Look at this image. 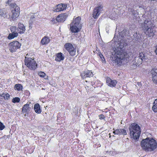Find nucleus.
Listing matches in <instances>:
<instances>
[{"label": "nucleus", "instance_id": "1", "mask_svg": "<svg viewBox=\"0 0 157 157\" xmlns=\"http://www.w3.org/2000/svg\"><path fill=\"white\" fill-rule=\"evenodd\" d=\"M140 145L142 149L146 151H154L157 148L156 140L149 137L142 140Z\"/></svg>", "mask_w": 157, "mask_h": 157}, {"label": "nucleus", "instance_id": "2", "mask_svg": "<svg viewBox=\"0 0 157 157\" xmlns=\"http://www.w3.org/2000/svg\"><path fill=\"white\" fill-rule=\"evenodd\" d=\"M115 61L118 65L122 64L123 62L129 59V55L127 52L123 50L122 48L117 47L115 50Z\"/></svg>", "mask_w": 157, "mask_h": 157}, {"label": "nucleus", "instance_id": "3", "mask_svg": "<svg viewBox=\"0 0 157 157\" xmlns=\"http://www.w3.org/2000/svg\"><path fill=\"white\" fill-rule=\"evenodd\" d=\"M130 136L134 140H138L141 133L140 128L138 124L133 123L129 128Z\"/></svg>", "mask_w": 157, "mask_h": 157}, {"label": "nucleus", "instance_id": "4", "mask_svg": "<svg viewBox=\"0 0 157 157\" xmlns=\"http://www.w3.org/2000/svg\"><path fill=\"white\" fill-rule=\"evenodd\" d=\"M144 23L145 24V27L146 30L145 33L148 36L151 37L154 36L155 35V31L154 30V24L151 21L145 20Z\"/></svg>", "mask_w": 157, "mask_h": 157}, {"label": "nucleus", "instance_id": "5", "mask_svg": "<svg viewBox=\"0 0 157 157\" xmlns=\"http://www.w3.org/2000/svg\"><path fill=\"white\" fill-rule=\"evenodd\" d=\"M10 6L11 7V9L13 13L11 17L12 19L11 20H14L19 15L20 8L14 3H11Z\"/></svg>", "mask_w": 157, "mask_h": 157}, {"label": "nucleus", "instance_id": "6", "mask_svg": "<svg viewBox=\"0 0 157 157\" xmlns=\"http://www.w3.org/2000/svg\"><path fill=\"white\" fill-rule=\"evenodd\" d=\"M25 65L30 69L35 70L37 67V64L34 59L31 58H28L26 59V57H25Z\"/></svg>", "mask_w": 157, "mask_h": 157}, {"label": "nucleus", "instance_id": "7", "mask_svg": "<svg viewBox=\"0 0 157 157\" xmlns=\"http://www.w3.org/2000/svg\"><path fill=\"white\" fill-rule=\"evenodd\" d=\"M70 29L72 33H77L78 32V17L74 18L72 22L70 24Z\"/></svg>", "mask_w": 157, "mask_h": 157}, {"label": "nucleus", "instance_id": "8", "mask_svg": "<svg viewBox=\"0 0 157 157\" xmlns=\"http://www.w3.org/2000/svg\"><path fill=\"white\" fill-rule=\"evenodd\" d=\"M21 46V44L18 41H16L9 44V50L11 52L16 51V50L20 48Z\"/></svg>", "mask_w": 157, "mask_h": 157}, {"label": "nucleus", "instance_id": "9", "mask_svg": "<svg viewBox=\"0 0 157 157\" xmlns=\"http://www.w3.org/2000/svg\"><path fill=\"white\" fill-rule=\"evenodd\" d=\"M67 17V13H62L59 15L56 19L52 18V21L53 23H56V21L58 22L64 21Z\"/></svg>", "mask_w": 157, "mask_h": 157}, {"label": "nucleus", "instance_id": "10", "mask_svg": "<svg viewBox=\"0 0 157 157\" xmlns=\"http://www.w3.org/2000/svg\"><path fill=\"white\" fill-rule=\"evenodd\" d=\"M146 59L145 54L143 52H140L139 57H135V62L137 64L139 65L142 63L143 61H145Z\"/></svg>", "mask_w": 157, "mask_h": 157}, {"label": "nucleus", "instance_id": "11", "mask_svg": "<svg viewBox=\"0 0 157 157\" xmlns=\"http://www.w3.org/2000/svg\"><path fill=\"white\" fill-rule=\"evenodd\" d=\"M10 30L12 33H10L8 36V38L9 39H13L14 37L18 36V33L17 31V28L15 26H12L10 27Z\"/></svg>", "mask_w": 157, "mask_h": 157}, {"label": "nucleus", "instance_id": "12", "mask_svg": "<svg viewBox=\"0 0 157 157\" xmlns=\"http://www.w3.org/2000/svg\"><path fill=\"white\" fill-rule=\"evenodd\" d=\"M103 6L102 5H98L93 10L92 14L93 17L94 19H97L100 15V11L102 10Z\"/></svg>", "mask_w": 157, "mask_h": 157}, {"label": "nucleus", "instance_id": "13", "mask_svg": "<svg viewBox=\"0 0 157 157\" xmlns=\"http://www.w3.org/2000/svg\"><path fill=\"white\" fill-rule=\"evenodd\" d=\"M32 104L29 102V103H27L24 105L22 108V112L23 113L28 114L31 109V107H32Z\"/></svg>", "mask_w": 157, "mask_h": 157}, {"label": "nucleus", "instance_id": "14", "mask_svg": "<svg viewBox=\"0 0 157 157\" xmlns=\"http://www.w3.org/2000/svg\"><path fill=\"white\" fill-rule=\"evenodd\" d=\"M113 133L115 135H126L127 134V130L123 128L113 129Z\"/></svg>", "mask_w": 157, "mask_h": 157}, {"label": "nucleus", "instance_id": "15", "mask_svg": "<svg viewBox=\"0 0 157 157\" xmlns=\"http://www.w3.org/2000/svg\"><path fill=\"white\" fill-rule=\"evenodd\" d=\"M94 75L91 71L86 70L83 71L81 73L80 76L82 79L86 77H91Z\"/></svg>", "mask_w": 157, "mask_h": 157}, {"label": "nucleus", "instance_id": "16", "mask_svg": "<svg viewBox=\"0 0 157 157\" xmlns=\"http://www.w3.org/2000/svg\"><path fill=\"white\" fill-rule=\"evenodd\" d=\"M106 82L109 86L113 87L116 86L117 82L116 80H113L110 77H107L106 79Z\"/></svg>", "mask_w": 157, "mask_h": 157}, {"label": "nucleus", "instance_id": "17", "mask_svg": "<svg viewBox=\"0 0 157 157\" xmlns=\"http://www.w3.org/2000/svg\"><path fill=\"white\" fill-rule=\"evenodd\" d=\"M66 7L67 6L66 5L63 4H60L57 6L55 10V11L59 12L63 11L65 10Z\"/></svg>", "mask_w": 157, "mask_h": 157}, {"label": "nucleus", "instance_id": "18", "mask_svg": "<svg viewBox=\"0 0 157 157\" xmlns=\"http://www.w3.org/2000/svg\"><path fill=\"white\" fill-rule=\"evenodd\" d=\"M25 30V26L23 24L19 23L18 24V28H17V31L18 33L20 34L23 33Z\"/></svg>", "mask_w": 157, "mask_h": 157}, {"label": "nucleus", "instance_id": "19", "mask_svg": "<svg viewBox=\"0 0 157 157\" xmlns=\"http://www.w3.org/2000/svg\"><path fill=\"white\" fill-rule=\"evenodd\" d=\"M0 17L8 18V13L5 8H0Z\"/></svg>", "mask_w": 157, "mask_h": 157}, {"label": "nucleus", "instance_id": "20", "mask_svg": "<svg viewBox=\"0 0 157 157\" xmlns=\"http://www.w3.org/2000/svg\"><path fill=\"white\" fill-rule=\"evenodd\" d=\"M63 55V54L61 52L58 53L56 55L55 60L59 62L63 60L64 58V57Z\"/></svg>", "mask_w": 157, "mask_h": 157}, {"label": "nucleus", "instance_id": "21", "mask_svg": "<svg viewBox=\"0 0 157 157\" xmlns=\"http://www.w3.org/2000/svg\"><path fill=\"white\" fill-rule=\"evenodd\" d=\"M34 110L36 113L39 114L40 113L41 110L40 108V105L38 103L34 105Z\"/></svg>", "mask_w": 157, "mask_h": 157}, {"label": "nucleus", "instance_id": "22", "mask_svg": "<svg viewBox=\"0 0 157 157\" xmlns=\"http://www.w3.org/2000/svg\"><path fill=\"white\" fill-rule=\"evenodd\" d=\"M50 40L47 36H44L41 40V42L42 45L46 44L49 42Z\"/></svg>", "mask_w": 157, "mask_h": 157}, {"label": "nucleus", "instance_id": "23", "mask_svg": "<svg viewBox=\"0 0 157 157\" xmlns=\"http://www.w3.org/2000/svg\"><path fill=\"white\" fill-rule=\"evenodd\" d=\"M152 80L153 83L157 85V73L153 72L152 73Z\"/></svg>", "mask_w": 157, "mask_h": 157}, {"label": "nucleus", "instance_id": "24", "mask_svg": "<svg viewBox=\"0 0 157 157\" xmlns=\"http://www.w3.org/2000/svg\"><path fill=\"white\" fill-rule=\"evenodd\" d=\"M64 46L68 52L74 48L72 45L70 43H66L65 44Z\"/></svg>", "mask_w": 157, "mask_h": 157}, {"label": "nucleus", "instance_id": "25", "mask_svg": "<svg viewBox=\"0 0 157 157\" xmlns=\"http://www.w3.org/2000/svg\"><path fill=\"white\" fill-rule=\"evenodd\" d=\"M1 97H4V99L6 100H8L9 99L10 95L9 94L6 92L3 93L2 94H0Z\"/></svg>", "mask_w": 157, "mask_h": 157}, {"label": "nucleus", "instance_id": "26", "mask_svg": "<svg viewBox=\"0 0 157 157\" xmlns=\"http://www.w3.org/2000/svg\"><path fill=\"white\" fill-rule=\"evenodd\" d=\"M152 109L154 112H157V99H155L154 101Z\"/></svg>", "mask_w": 157, "mask_h": 157}, {"label": "nucleus", "instance_id": "27", "mask_svg": "<svg viewBox=\"0 0 157 157\" xmlns=\"http://www.w3.org/2000/svg\"><path fill=\"white\" fill-rule=\"evenodd\" d=\"M14 88L18 91L21 90L22 89V86L21 84H16L15 85Z\"/></svg>", "mask_w": 157, "mask_h": 157}, {"label": "nucleus", "instance_id": "28", "mask_svg": "<svg viewBox=\"0 0 157 157\" xmlns=\"http://www.w3.org/2000/svg\"><path fill=\"white\" fill-rule=\"evenodd\" d=\"M68 52L71 56H73L75 55L76 51V49L73 48V49H72L71 50H70Z\"/></svg>", "mask_w": 157, "mask_h": 157}, {"label": "nucleus", "instance_id": "29", "mask_svg": "<svg viewBox=\"0 0 157 157\" xmlns=\"http://www.w3.org/2000/svg\"><path fill=\"white\" fill-rule=\"evenodd\" d=\"M20 100V98L18 97H15L13 98L12 100V102L14 103H18Z\"/></svg>", "mask_w": 157, "mask_h": 157}, {"label": "nucleus", "instance_id": "30", "mask_svg": "<svg viewBox=\"0 0 157 157\" xmlns=\"http://www.w3.org/2000/svg\"><path fill=\"white\" fill-rule=\"evenodd\" d=\"M35 16L34 14H33L31 16V17L30 18V20L29 21L30 23L31 22H33V21H34L35 20Z\"/></svg>", "mask_w": 157, "mask_h": 157}, {"label": "nucleus", "instance_id": "31", "mask_svg": "<svg viewBox=\"0 0 157 157\" xmlns=\"http://www.w3.org/2000/svg\"><path fill=\"white\" fill-rule=\"evenodd\" d=\"M39 75L41 77H44V76L45 75V73L43 72H40L38 73Z\"/></svg>", "mask_w": 157, "mask_h": 157}, {"label": "nucleus", "instance_id": "32", "mask_svg": "<svg viewBox=\"0 0 157 157\" xmlns=\"http://www.w3.org/2000/svg\"><path fill=\"white\" fill-rule=\"evenodd\" d=\"M5 128L3 124L0 121V130H2Z\"/></svg>", "mask_w": 157, "mask_h": 157}, {"label": "nucleus", "instance_id": "33", "mask_svg": "<svg viewBox=\"0 0 157 157\" xmlns=\"http://www.w3.org/2000/svg\"><path fill=\"white\" fill-rule=\"evenodd\" d=\"M98 117L100 120H103L105 119V117L103 114H100L98 115Z\"/></svg>", "mask_w": 157, "mask_h": 157}, {"label": "nucleus", "instance_id": "34", "mask_svg": "<svg viewBox=\"0 0 157 157\" xmlns=\"http://www.w3.org/2000/svg\"><path fill=\"white\" fill-rule=\"evenodd\" d=\"M99 56L100 58H101V60L102 61H104V60H105V58L102 55V54L100 53L99 54Z\"/></svg>", "mask_w": 157, "mask_h": 157}, {"label": "nucleus", "instance_id": "35", "mask_svg": "<svg viewBox=\"0 0 157 157\" xmlns=\"http://www.w3.org/2000/svg\"><path fill=\"white\" fill-rule=\"evenodd\" d=\"M13 1V0H8L7 2H6V4H10H10L11 3V2Z\"/></svg>", "mask_w": 157, "mask_h": 157}, {"label": "nucleus", "instance_id": "36", "mask_svg": "<svg viewBox=\"0 0 157 157\" xmlns=\"http://www.w3.org/2000/svg\"><path fill=\"white\" fill-rule=\"evenodd\" d=\"M109 111L110 110L109 109L106 108L105 109V110H104V111H102V112L104 113H106L107 112H109Z\"/></svg>", "mask_w": 157, "mask_h": 157}, {"label": "nucleus", "instance_id": "37", "mask_svg": "<svg viewBox=\"0 0 157 157\" xmlns=\"http://www.w3.org/2000/svg\"><path fill=\"white\" fill-rule=\"evenodd\" d=\"M155 52L156 54L157 55V45L155 47Z\"/></svg>", "mask_w": 157, "mask_h": 157}, {"label": "nucleus", "instance_id": "38", "mask_svg": "<svg viewBox=\"0 0 157 157\" xmlns=\"http://www.w3.org/2000/svg\"><path fill=\"white\" fill-rule=\"evenodd\" d=\"M7 136V138H9L10 137V135H7V136Z\"/></svg>", "mask_w": 157, "mask_h": 157}, {"label": "nucleus", "instance_id": "39", "mask_svg": "<svg viewBox=\"0 0 157 157\" xmlns=\"http://www.w3.org/2000/svg\"><path fill=\"white\" fill-rule=\"evenodd\" d=\"M78 50H77V52L78 53Z\"/></svg>", "mask_w": 157, "mask_h": 157}, {"label": "nucleus", "instance_id": "40", "mask_svg": "<svg viewBox=\"0 0 157 157\" xmlns=\"http://www.w3.org/2000/svg\"><path fill=\"white\" fill-rule=\"evenodd\" d=\"M151 1H155V0H151Z\"/></svg>", "mask_w": 157, "mask_h": 157}, {"label": "nucleus", "instance_id": "41", "mask_svg": "<svg viewBox=\"0 0 157 157\" xmlns=\"http://www.w3.org/2000/svg\"><path fill=\"white\" fill-rule=\"evenodd\" d=\"M80 27H80V26H79V29H80Z\"/></svg>", "mask_w": 157, "mask_h": 157}]
</instances>
